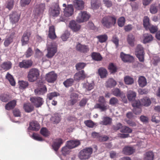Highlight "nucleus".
I'll use <instances>...</instances> for the list:
<instances>
[{"label":"nucleus","mask_w":160,"mask_h":160,"mask_svg":"<svg viewBox=\"0 0 160 160\" xmlns=\"http://www.w3.org/2000/svg\"><path fill=\"white\" fill-rule=\"evenodd\" d=\"M86 77V75L84 70H82L76 73L74 75V79L78 81L80 80H83Z\"/></svg>","instance_id":"dca6fc26"},{"label":"nucleus","mask_w":160,"mask_h":160,"mask_svg":"<svg viewBox=\"0 0 160 160\" xmlns=\"http://www.w3.org/2000/svg\"><path fill=\"white\" fill-rule=\"evenodd\" d=\"M40 127V125L38 122L32 121L30 123L29 128L33 131H38Z\"/></svg>","instance_id":"393cba45"},{"label":"nucleus","mask_w":160,"mask_h":160,"mask_svg":"<svg viewBox=\"0 0 160 160\" xmlns=\"http://www.w3.org/2000/svg\"><path fill=\"white\" fill-rule=\"evenodd\" d=\"M107 87L112 88L115 87L117 84L116 82L112 78H110L106 82Z\"/></svg>","instance_id":"e433bc0d"},{"label":"nucleus","mask_w":160,"mask_h":160,"mask_svg":"<svg viewBox=\"0 0 160 160\" xmlns=\"http://www.w3.org/2000/svg\"><path fill=\"white\" fill-rule=\"evenodd\" d=\"M23 108L25 111L27 112H30L33 110L34 107L31 104L29 103L24 104Z\"/></svg>","instance_id":"f704fd0d"},{"label":"nucleus","mask_w":160,"mask_h":160,"mask_svg":"<svg viewBox=\"0 0 160 160\" xmlns=\"http://www.w3.org/2000/svg\"><path fill=\"white\" fill-rule=\"evenodd\" d=\"M90 15L86 11H81L76 18V21L82 23L87 21L90 18Z\"/></svg>","instance_id":"39448f33"},{"label":"nucleus","mask_w":160,"mask_h":160,"mask_svg":"<svg viewBox=\"0 0 160 160\" xmlns=\"http://www.w3.org/2000/svg\"><path fill=\"white\" fill-rule=\"evenodd\" d=\"M19 88L21 89H25L28 86V83L27 81H21L19 82Z\"/></svg>","instance_id":"bf43d9fd"},{"label":"nucleus","mask_w":160,"mask_h":160,"mask_svg":"<svg viewBox=\"0 0 160 160\" xmlns=\"http://www.w3.org/2000/svg\"><path fill=\"white\" fill-rule=\"evenodd\" d=\"M120 57L122 61L125 62L131 63L134 62V57L128 54H126L123 52L120 53Z\"/></svg>","instance_id":"1a4fd4ad"},{"label":"nucleus","mask_w":160,"mask_h":160,"mask_svg":"<svg viewBox=\"0 0 160 160\" xmlns=\"http://www.w3.org/2000/svg\"><path fill=\"white\" fill-rule=\"evenodd\" d=\"M125 19L124 17H121L118 19V24L119 27H122L124 25Z\"/></svg>","instance_id":"13d9d810"},{"label":"nucleus","mask_w":160,"mask_h":160,"mask_svg":"<svg viewBox=\"0 0 160 160\" xmlns=\"http://www.w3.org/2000/svg\"><path fill=\"white\" fill-rule=\"evenodd\" d=\"M142 105L145 107H148L149 106L151 103V101L150 99L147 97H143L141 99Z\"/></svg>","instance_id":"7c9ffc66"},{"label":"nucleus","mask_w":160,"mask_h":160,"mask_svg":"<svg viewBox=\"0 0 160 160\" xmlns=\"http://www.w3.org/2000/svg\"><path fill=\"white\" fill-rule=\"evenodd\" d=\"M51 120L55 123H59L61 120V117L59 115L58 113L55 114L52 116Z\"/></svg>","instance_id":"49530a36"},{"label":"nucleus","mask_w":160,"mask_h":160,"mask_svg":"<svg viewBox=\"0 0 160 160\" xmlns=\"http://www.w3.org/2000/svg\"><path fill=\"white\" fill-rule=\"evenodd\" d=\"M154 154L152 151H149L146 153L144 158V160H153Z\"/></svg>","instance_id":"a19ab883"},{"label":"nucleus","mask_w":160,"mask_h":160,"mask_svg":"<svg viewBox=\"0 0 160 160\" xmlns=\"http://www.w3.org/2000/svg\"><path fill=\"white\" fill-rule=\"evenodd\" d=\"M0 99L3 102H7L9 99V96L7 94L1 95L0 96Z\"/></svg>","instance_id":"774afa93"},{"label":"nucleus","mask_w":160,"mask_h":160,"mask_svg":"<svg viewBox=\"0 0 160 160\" xmlns=\"http://www.w3.org/2000/svg\"><path fill=\"white\" fill-rule=\"evenodd\" d=\"M86 63L84 62H79L76 64V69L77 70H80L86 66Z\"/></svg>","instance_id":"052dcab7"},{"label":"nucleus","mask_w":160,"mask_h":160,"mask_svg":"<svg viewBox=\"0 0 160 160\" xmlns=\"http://www.w3.org/2000/svg\"><path fill=\"white\" fill-rule=\"evenodd\" d=\"M94 83L93 82L91 83L87 82L84 84L83 87L88 91H90L93 88Z\"/></svg>","instance_id":"09e8293b"},{"label":"nucleus","mask_w":160,"mask_h":160,"mask_svg":"<svg viewBox=\"0 0 160 160\" xmlns=\"http://www.w3.org/2000/svg\"><path fill=\"white\" fill-rule=\"evenodd\" d=\"M98 72L101 78H106L108 75V71L105 68H101L98 70Z\"/></svg>","instance_id":"c85d7f7f"},{"label":"nucleus","mask_w":160,"mask_h":160,"mask_svg":"<svg viewBox=\"0 0 160 160\" xmlns=\"http://www.w3.org/2000/svg\"><path fill=\"white\" fill-rule=\"evenodd\" d=\"M38 86V88L35 89L34 90L36 94L42 95L47 92V88L42 82H39Z\"/></svg>","instance_id":"6e6552de"},{"label":"nucleus","mask_w":160,"mask_h":160,"mask_svg":"<svg viewBox=\"0 0 160 160\" xmlns=\"http://www.w3.org/2000/svg\"><path fill=\"white\" fill-rule=\"evenodd\" d=\"M102 119V120L100 122L101 124L104 125H110L112 122V119L109 117L104 116Z\"/></svg>","instance_id":"bb28decb"},{"label":"nucleus","mask_w":160,"mask_h":160,"mask_svg":"<svg viewBox=\"0 0 160 160\" xmlns=\"http://www.w3.org/2000/svg\"><path fill=\"white\" fill-rule=\"evenodd\" d=\"M136 96V93L135 92L131 90L128 91L127 97L129 101H132L134 99Z\"/></svg>","instance_id":"58836bf2"},{"label":"nucleus","mask_w":160,"mask_h":160,"mask_svg":"<svg viewBox=\"0 0 160 160\" xmlns=\"http://www.w3.org/2000/svg\"><path fill=\"white\" fill-rule=\"evenodd\" d=\"M63 141L61 138H58L56 139L53 142L52 145V148L55 151H57L63 144Z\"/></svg>","instance_id":"4468645a"},{"label":"nucleus","mask_w":160,"mask_h":160,"mask_svg":"<svg viewBox=\"0 0 160 160\" xmlns=\"http://www.w3.org/2000/svg\"><path fill=\"white\" fill-rule=\"evenodd\" d=\"M40 132L44 137H48L49 135V131L46 128H42L40 130Z\"/></svg>","instance_id":"603ef678"},{"label":"nucleus","mask_w":160,"mask_h":160,"mask_svg":"<svg viewBox=\"0 0 160 160\" xmlns=\"http://www.w3.org/2000/svg\"><path fill=\"white\" fill-rule=\"evenodd\" d=\"M120 132L122 133H131L132 132V130L128 127L124 126L122 127Z\"/></svg>","instance_id":"5fc2aeb1"},{"label":"nucleus","mask_w":160,"mask_h":160,"mask_svg":"<svg viewBox=\"0 0 160 160\" xmlns=\"http://www.w3.org/2000/svg\"><path fill=\"white\" fill-rule=\"evenodd\" d=\"M12 67V63L10 61L4 62L0 65V70L7 71L10 69Z\"/></svg>","instance_id":"a211bd4d"},{"label":"nucleus","mask_w":160,"mask_h":160,"mask_svg":"<svg viewBox=\"0 0 160 160\" xmlns=\"http://www.w3.org/2000/svg\"><path fill=\"white\" fill-rule=\"evenodd\" d=\"M112 94L113 95L116 97H121L122 99L125 98V95L123 92H121L120 90L118 88H116L112 90Z\"/></svg>","instance_id":"6ab92c4d"},{"label":"nucleus","mask_w":160,"mask_h":160,"mask_svg":"<svg viewBox=\"0 0 160 160\" xmlns=\"http://www.w3.org/2000/svg\"><path fill=\"white\" fill-rule=\"evenodd\" d=\"M30 101L37 108L40 107L43 104L42 99L39 97H32L30 98Z\"/></svg>","instance_id":"9b49d317"},{"label":"nucleus","mask_w":160,"mask_h":160,"mask_svg":"<svg viewBox=\"0 0 160 160\" xmlns=\"http://www.w3.org/2000/svg\"><path fill=\"white\" fill-rule=\"evenodd\" d=\"M138 82L139 86L142 88L145 86L147 84L146 78L142 76H141L139 77Z\"/></svg>","instance_id":"c756f323"},{"label":"nucleus","mask_w":160,"mask_h":160,"mask_svg":"<svg viewBox=\"0 0 160 160\" xmlns=\"http://www.w3.org/2000/svg\"><path fill=\"white\" fill-rule=\"evenodd\" d=\"M92 59L96 61H100L102 59V57L99 53L93 52L91 55Z\"/></svg>","instance_id":"ea45409f"},{"label":"nucleus","mask_w":160,"mask_h":160,"mask_svg":"<svg viewBox=\"0 0 160 160\" xmlns=\"http://www.w3.org/2000/svg\"><path fill=\"white\" fill-rule=\"evenodd\" d=\"M116 20L115 16L108 15L103 17L101 20V22L104 28L108 29L115 25Z\"/></svg>","instance_id":"f257e3e1"},{"label":"nucleus","mask_w":160,"mask_h":160,"mask_svg":"<svg viewBox=\"0 0 160 160\" xmlns=\"http://www.w3.org/2000/svg\"><path fill=\"white\" fill-rule=\"evenodd\" d=\"M39 76V72L38 70L35 68H32L29 70L27 78L30 82H33L38 79Z\"/></svg>","instance_id":"7ed1b4c3"},{"label":"nucleus","mask_w":160,"mask_h":160,"mask_svg":"<svg viewBox=\"0 0 160 160\" xmlns=\"http://www.w3.org/2000/svg\"><path fill=\"white\" fill-rule=\"evenodd\" d=\"M45 5L44 4H41L38 6L34 11L35 15L38 16L42 14L45 9Z\"/></svg>","instance_id":"aec40b11"},{"label":"nucleus","mask_w":160,"mask_h":160,"mask_svg":"<svg viewBox=\"0 0 160 160\" xmlns=\"http://www.w3.org/2000/svg\"><path fill=\"white\" fill-rule=\"evenodd\" d=\"M158 119H160V117L157 114H155L152 116L151 121L153 122L156 123H159L160 120Z\"/></svg>","instance_id":"680f3d73"},{"label":"nucleus","mask_w":160,"mask_h":160,"mask_svg":"<svg viewBox=\"0 0 160 160\" xmlns=\"http://www.w3.org/2000/svg\"><path fill=\"white\" fill-rule=\"evenodd\" d=\"M31 0H21L20 5L22 7H24L29 4Z\"/></svg>","instance_id":"69168bd1"},{"label":"nucleus","mask_w":160,"mask_h":160,"mask_svg":"<svg viewBox=\"0 0 160 160\" xmlns=\"http://www.w3.org/2000/svg\"><path fill=\"white\" fill-rule=\"evenodd\" d=\"M80 144V143L78 140H70L67 142V146L71 149L77 147Z\"/></svg>","instance_id":"b1692460"},{"label":"nucleus","mask_w":160,"mask_h":160,"mask_svg":"<svg viewBox=\"0 0 160 160\" xmlns=\"http://www.w3.org/2000/svg\"><path fill=\"white\" fill-rule=\"evenodd\" d=\"M91 8L93 9H96L100 6V2L98 0H91Z\"/></svg>","instance_id":"c9c22d12"},{"label":"nucleus","mask_w":160,"mask_h":160,"mask_svg":"<svg viewBox=\"0 0 160 160\" xmlns=\"http://www.w3.org/2000/svg\"><path fill=\"white\" fill-rule=\"evenodd\" d=\"M108 69L111 73H114L117 72L118 68L113 63H110L108 67Z\"/></svg>","instance_id":"79ce46f5"},{"label":"nucleus","mask_w":160,"mask_h":160,"mask_svg":"<svg viewBox=\"0 0 160 160\" xmlns=\"http://www.w3.org/2000/svg\"><path fill=\"white\" fill-rule=\"evenodd\" d=\"M57 51V44L56 43L51 45V58L53 56Z\"/></svg>","instance_id":"4c0bfd02"},{"label":"nucleus","mask_w":160,"mask_h":160,"mask_svg":"<svg viewBox=\"0 0 160 160\" xmlns=\"http://www.w3.org/2000/svg\"><path fill=\"white\" fill-rule=\"evenodd\" d=\"M143 25L146 29H148L149 26H150V24L149 22V19L148 16L144 17L143 20Z\"/></svg>","instance_id":"a18cd8bd"},{"label":"nucleus","mask_w":160,"mask_h":160,"mask_svg":"<svg viewBox=\"0 0 160 160\" xmlns=\"http://www.w3.org/2000/svg\"><path fill=\"white\" fill-rule=\"evenodd\" d=\"M76 50L81 53H86L89 51V48L88 45L78 43L76 46Z\"/></svg>","instance_id":"f8f14e48"},{"label":"nucleus","mask_w":160,"mask_h":160,"mask_svg":"<svg viewBox=\"0 0 160 160\" xmlns=\"http://www.w3.org/2000/svg\"><path fill=\"white\" fill-rule=\"evenodd\" d=\"M73 7L71 4L68 5L64 9L63 11L64 16L68 17L71 16L73 14Z\"/></svg>","instance_id":"ddd939ff"},{"label":"nucleus","mask_w":160,"mask_h":160,"mask_svg":"<svg viewBox=\"0 0 160 160\" xmlns=\"http://www.w3.org/2000/svg\"><path fill=\"white\" fill-rule=\"evenodd\" d=\"M124 81L125 84L127 85H131L134 82L133 78L128 76L124 77Z\"/></svg>","instance_id":"3c124183"},{"label":"nucleus","mask_w":160,"mask_h":160,"mask_svg":"<svg viewBox=\"0 0 160 160\" xmlns=\"http://www.w3.org/2000/svg\"><path fill=\"white\" fill-rule=\"evenodd\" d=\"M92 152L93 149L92 148H86L80 151L78 157L81 160L88 159L91 157Z\"/></svg>","instance_id":"f03ea898"},{"label":"nucleus","mask_w":160,"mask_h":160,"mask_svg":"<svg viewBox=\"0 0 160 160\" xmlns=\"http://www.w3.org/2000/svg\"><path fill=\"white\" fill-rule=\"evenodd\" d=\"M143 42L146 43L152 41L153 40L152 36L149 34L145 33L143 35Z\"/></svg>","instance_id":"2f4dec72"},{"label":"nucleus","mask_w":160,"mask_h":160,"mask_svg":"<svg viewBox=\"0 0 160 160\" xmlns=\"http://www.w3.org/2000/svg\"><path fill=\"white\" fill-rule=\"evenodd\" d=\"M109 103L110 105L113 106H116L118 103V100L115 97L111 98L109 101Z\"/></svg>","instance_id":"864d4df0"},{"label":"nucleus","mask_w":160,"mask_h":160,"mask_svg":"<svg viewBox=\"0 0 160 160\" xmlns=\"http://www.w3.org/2000/svg\"><path fill=\"white\" fill-rule=\"evenodd\" d=\"M13 35L10 34L7 36L4 42L5 47L8 46L13 41Z\"/></svg>","instance_id":"72a5a7b5"},{"label":"nucleus","mask_w":160,"mask_h":160,"mask_svg":"<svg viewBox=\"0 0 160 160\" xmlns=\"http://www.w3.org/2000/svg\"><path fill=\"white\" fill-rule=\"evenodd\" d=\"M135 149L133 147L126 146L123 149V153L126 155H130L132 154L135 152Z\"/></svg>","instance_id":"a878e982"},{"label":"nucleus","mask_w":160,"mask_h":160,"mask_svg":"<svg viewBox=\"0 0 160 160\" xmlns=\"http://www.w3.org/2000/svg\"><path fill=\"white\" fill-rule=\"evenodd\" d=\"M150 11L151 13L155 14L158 11V7L155 4L152 5L150 8Z\"/></svg>","instance_id":"e2e57ef3"},{"label":"nucleus","mask_w":160,"mask_h":160,"mask_svg":"<svg viewBox=\"0 0 160 160\" xmlns=\"http://www.w3.org/2000/svg\"><path fill=\"white\" fill-rule=\"evenodd\" d=\"M74 2V6L76 9L78 10H82L84 8V2L83 1L75 0Z\"/></svg>","instance_id":"5701e85b"},{"label":"nucleus","mask_w":160,"mask_h":160,"mask_svg":"<svg viewBox=\"0 0 160 160\" xmlns=\"http://www.w3.org/2000/svg\"><path fill=\"white\" fill-rule=\"evenodd\" d=\"M127 41L128 43L132 47L134 46L135 41V37L132 34H128L127 38Z\"/></svg>","instance_id":"cd10ccee"},{"label":"nucleus","mask_w":160,"mask_h":160,"mask_svg":"<svg viewBox=\"0 0 160 160\" xmlns=\"http://www.w3.org/2000/svg\"><path fill=\"white\" fill-rule=\"evenodd\" d=\"M135 54L139 61L143 62L144 60V52L143 48L142 45H138L135 49Z\"/></svg>","instance_id":"423d86ee"},{"label":"nucleus","mask_w":160,"mask_h":160,"mask_svg":"<svg viewBox=\"0 0 160 160\" xmlns=\"http://www.w3.org/2000/svg\"><path fill=\"white\" fill-rule=\"evenodd\" d=\"M69 27L74 32H76L79 30L81 26L75 21L72 20L69 22Z\"/></svg>","instance_id":"f3484780"},{"label":"nucleus","mask_w":160,"mask_h":160,"mask_svg":"<svg viewBox=\"0 0 160 160\" xmlns=\"http://www.w3.org/2000/svg\"><path fill=\"white\" fill-rule=\"evenodd\" d=\"M16 104V101L14 100H12L6 105L5 109L8 110L12 109L15 107Z\"/></svg>","instance_id":"473e14b6"},{"label":"nucleus","mask_w":160,"mask_h":160,"mask_svg":"<svg viewBox=\"0 0 160 160\" xmlns=\"http://www.w3.org/2000/svg\"><path fill=\"white\" fill-rule=\"evenodd\" d=\"M6 78L9 82L11 85L12 86H14L15 82L12 75L9 72H8L6 76Z\"/></svg>","instance_id":"37998d69"},{"label":"nucleus","mask_w":160,"mask_h":160,"mask_svg":"<svg viewBox=\"0 0 160 160\" xmlns=\"http://www.w3.org/2000/svg\"><path fill=\"white\" fill-rule=\"evenodd\" d=\"M60 10L58 4H55L51 10V16L55 17L58 16L60 14Z\"/></svg>","instance_id":"2eb2a0df"},{"label":"nucleus","mask_w":160,"mask_h":160,"mask_svg":"<svg viewBox=\"0 0 160 160\" xmlns=\"http://www.w3.org/2000/svg\"><path fill=\"white\" fill-rule=\"evenodd\" d=\"M20 16L17 12H13L9 15V18L12 23H14L18 21Z\"/></svg>","instance_id":"4be33fe9"},{"label":"nucleus","mask_w":160,"mask_h":160,"mask_svg":"<svg viewBox=\"0 0 160 160\" xmlns=\"http://www.w3.org/2000/svg\"><path fill=\"white\" fill-rule=\"evenodd\" d=\"M97 38L98 39L99 41L101 43L105 42L108 38L107 35L105 34L97 36Z\"/></svg>","instance_id":"8fccbe9b"},{"label":"nucleus","mask_w":160,"mask_h":160,"mask_svg":"<svg viewBox=\"0 0 160 160\" xmlns=\"http://www.w3.org/2000/svg\"><path fill=\"white\" fill-rule=\"evenodd\" d=\"M71 149L67 146V144L66 146L62 147V148L61 152L62 154L64 156L68 154L71 152Z\"/></svg>","instance_id":"c03bdc74"},{"label":"nucleus","mask_w":160,"mask_h":160,"mask_svg":"<svg viewBox=\"0 0 160 160\" xmlns=\"http://www.w3.org/2000/svg\"><path fill=\"white\" fill-rule=\"evenodd\" d=\"M99 103H96L94 106V108L99 109L102 112L105 111L108 108V106L106 105V101L103 96H100L98 99Z\"/></svg>","instance_id":"20e7f679"},{"label":"nucleus","mask_w":160,"mask_h":160,"mask_svg":"<svg viewBox=\"0 0 160 160\" xmlns=\"http://www.w3.org/2000/svg\"><path fill=\"white\" fill-rule=\"evenodd\" d=\"M33 54V51L31 48H29L25 52V56L27 58L30 57Z\"/></svg>","instance_id":"338daca9"},{"label":"nucleus","mask_w":160,"mask_h":160,"mask_svg":"<svg viewBox=\"0 0 160 160\" xmlns=\"http://www.w3.org/2000/svg\"><path fill=\"white\" fill-rule=\"evenodd\" d=\"M74 82V80L72 78H69L63 82V84L67 88L71 86Z\"/></svg>","instance_id":"de8ad7c7"},{"label":"nucleus","mask_w":160,"mask_h":160,"mask_svg":"<svg viewBox=\"0 0 160 160\" xmlns=\"http://www.w3.org/2000/svg\"><path fill=\"white\" fill-rule=\"evenodd\" d=\"M132 106L134 108L133 112L135 114H138L140 113L141 110L140 109L142 104L141 101L139 100H135L132 101Z\"/></svg>","instance_id":"0eeeda50"},{"label":"nucleus","mask_w":160,"mask_h":160,"mask_svg":"<svg viewBox=\"0 0 160 160\" xmlns=\"http://www.w3.org/2000/svg\"><path fill=\"white\" fill-rule=\"evenodd\" d=\"M84 124L88 127L90 128H93L95 125V123L91 120H87L84 121Z\"/></svg>","instance_id":"6e6d98bb"},{"label":"nucleus","mask_w":160,"mask_h":160,"mask_svg":"<svg viewBox=\"0 0 160 160\" xmlns=\"http://www.w3.org/2000/svg\"><path fill=\"white\" fill-rule=\"evenodd\" d=\"M57 38L54 27L53 26H51V39H55Z\"/></svg>","instance_id":"4d7b16f0"},{"label":"nucleus","mask_w":160,"mask_h":160,"mask_svg":"<svg viewBox=\"0 0 160 160\" xmlns=\"http://www.w3.org/2000/svg\"><path fill=\"white\" fill-rule=\"evenodd\" d=\"M57 76L53 72H51V83L54 82L57 79Z\"/></svg>","instance_id":"0e129e2a"},{"label":"nucleus","mask_w":160,"mask_h":160,"mask_svg":"<svg viewBox=\"0 0 160 160\" xmlns=\"http://www.w3.org/2000/svg\"><path fill=\"white\" fill-rule=\"evenodd\" d=\"M31 34L30 32L27 31L24 32L21 40L22 45H25L28 43L29 38L31 35Z\"/></svg>","instance_id":"412c9836"},{"label":"nucleus","mask_w":160,"mask_h":160,"mask_svg":"<svg viewBox=\"0 0 160 160\" xmlns=\"http://www.w3.org/2000/svg\"><path fill=\"white\" fill-rule=\"evenodd\" d=\"M33 62L31 59L23 60L19 62L18 66L21 68L27 69L30 68Z\"/></svg>","instance_id":"9d476101"}]
</instances>
